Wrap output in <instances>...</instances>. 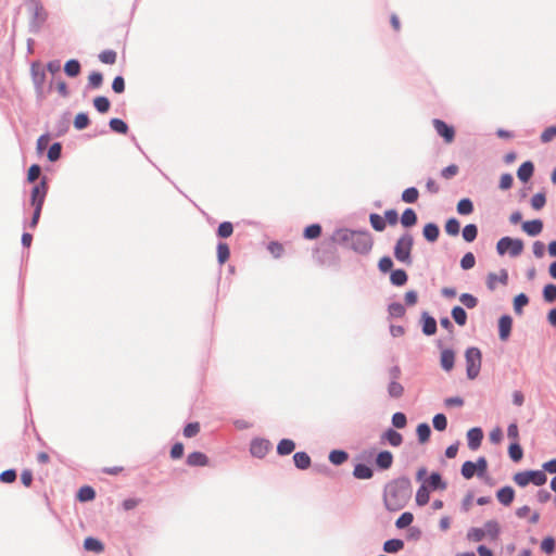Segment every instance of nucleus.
<instances>
[{"instance_id":"1","label":"nucleus","mask_w":556,"mask_h":556,"mask_svg":"<svg viewBox=\"0 0 556 556\" xmlns=\"http://www.w3.org/2000/svg\"><path fill=\"white\" fill-rule=\"evenodd\" d=\"M412 494V482L407 477L394 479L384 486V506L390 511H397L406 506Z\"/></svg>"},{"instance_id":"2","label":"nucleus","mask_w":556,"mask_h":556,"mask_svg":"<svg viewBox=\"0 0 556 556\" xmlns=\"http://www.w3.org/2000/svg\"><path fill=\"white\" fill-rule=\"evenodd\" d=\"M333 240L358 254H368L372 249V237L368 230H352L348 228L338 229Z\"/></svg>"},{"instance_id":"3","label":"nucleus","mask_w":556,"mask_h":556,"mask_svg":"<svg viewBox=\"0 0 556 556\" xmlns=\"http://www.w3.org/2000/svg\"><path fill=\"white\" fill-rule=\"evenodd\" d=\"M414 245V238L409 232H404L397 240L394 245V257L397 262L405 264V265H412L413 258H412V250Z\"/></svg>"},{"instance_id":"4","label":"nucleus","mask_w":556,"mask_h":556,"mask_svg":"<svg viewBox=\"0 0 556 556\" xmlns=\"http://www.w3.org/2000/svg\"><path fill=\"white\" fill-rule=\"evenodd\" d=\"M466 371L469 379L478 377L481 368L482 355L478 348H468L465 352Z\"/></svg>"},{"instance_id":"5","label":"nucleus","mask_w":556,"mask_h":556,"mask_svg":"<svg viewBox=\"0 0 556 556\" xmlns=\"http://www.w3.org/2000/svg\"><path fill=\"white\" fill-rule=\"evenodd\" d=\"M546 480H547V477L544 473V471H542V470L520 471L514 476V481L519 486H522V488L528 485L530 482L533 483L534 485L540 486V485L545 484Z\"/></svg>"},{"instance_id":"6","label":"nucleus","mask_w":556,"mask_h":556,"mask_svg":"<svg viewBox=\"0 0 556 556\" xmlns=\"http://www.w3.org/2000/svg\"><path fill=\"white\" fill-rule=\"evenodd\" d=\"M522 250L523 242L520 239L503 237L496 243V251L500 255L509 253L510 256L516 257L521 254Z\"/></svg>"},{"instance_id":"7","label":"nucleus","mask_w":556,"mask_h":556,"mask_svg":"<svg viewBox=\"0 0 556 556\" xmlns=\"http://www.w3.org/2000/svg\"><path fill=\"white\" fill-rule=\"evenodd\" d=\"M31 1V20L29 22V30L34 34L38 33L42 24L47 20V13L38 0Z\"/></svg>"},{"instance_id":"8","label":"nucleus","mask_w":556,"mask_h":556,"mask_svg":"<svg viewBox=\"0 0 556 556\" xmlns=\"http://www.w3.org/2000/svg\"><path fill=\"white\" fill-rule=\"evenodd\" d=\"M48 191L47 179L43 178L40 184L36 185L31 190L30 204L34 207L42 208Z\"/></svg>"},{"instance_id":"9","label":"nucleus","mask_w":556,"mask_h":556,"mask_svg":"<svg viewBox=\"0 0 556 556\" xmlns=\"http://www.w3.org/2000/svg\"><path fill=\"white\" fill-rule=\"evenodd\" d=\"M432 125L437 131V134L443 138L445 143L453 142L455 138V129L453 126L447 125L445 122L439 118H434L432 121Z\"/></svg>"},{"instance_id":"10","label":"nucleus","mask_w":556,"mask_h":556,"mask_svg":"<svg viewBox=\"0 0 556 556\" xmlns=\"http://www.w3.org/2000/svg\"><path fill=\"white\" fill-rule=\"evenodd\" d=\"M271 444L266 439H254L251 442L250 452L254 457L263 458L269 451Z\"/></svg>"},{"instance_id":"11","label":"nucleus","mask_w":556,"mask_h":556,"mask_svg":"<svg viewBox=\"0 0 556 556\" xmlns=\"http://www.w3.org/2000/svg\"><path fill=\"white\" fill-rule=\"evenodd\" d=\"M483 439V431L479 427H475L468 430L467 432V442L468 447L472 451H476L481 445V441Z\"/></svg>"},{"instance_id":"12","label":"nucleus","mask_w":556,"mask_h":556,"mask_svg":"<svg viewBox=\"0 0 556 556\" xmlns=\"http://www.w3.org/2000/svg\"><path fill=\"white\" fill-rule=\"evenodd\" d=\"M513 318L509 315H503L498 319V336L502 341H506L511 331Z\"/></svg>"},{"instance_id":"13","label":"nucleus","mask_w":556,"mask_h":556,"mask_svg":"<svg viewBox=\"0 0 556 556\" xmlns=\"http://www.w3.org/2000/svg\"><path fill=\"white\" fill-rule=\"evenodd\" d=\"M501 282L502 285H507L508 282V273L506 269H502L498 275L494 273H490L486 278V286L490 290H494L496 288V283Z\"/></svg>"},{"instance_id":"14","label":"nucleus","mask_w":556,"mask_h":556,"mask_svg":"<svg viewBox=\"0 0 556 556\" xmlns=\"http://www.w3.org/2000/svg\"><path fill=\"white\" fill-rule=\"evenodd\" d=\"M455 363V353L451 349H444L441 352L440 365L444 371H451Z\"/></svg>"},{"instance_id":"15","label":"nucleus","mask_w":556,"mask_h":556,"mask_svg":"<svg viewBox=\"0 0 556 556\" xmlns=\"http://www.w3.org/2000/svg\"><path fill=\"white\" fill-rule=\"evenodd\" d=\"M522 229L527 235L535 237L542 232L543 223L541 219L525 222L522 224Z\"/></svg>"},{"instance_id":"16","label":"nucleus","mask_w":556,"mask_h":556,"mask_svg":"<svg viewBox=\"0 0 556 556\" xmlns=\"http://www.w3.org/2000/svg\"><path fill=\"white\" fill-rule=\"evenodd\" d=\"M424 484H426L428 489L430 488L433 491L445 490L447 486L446 482L443 481L439 472H432Z\"/></svg>"},{"instance_id":"17","label":"nucleus","mask_w":556,"mask_h":556,"mask_svg":"<svg viewBox=\"0 0 556 556\" xmlns=\"http://www.w3.org/2000/svg\"><path fill=\"white\" fill-rule=\"evenodd\" d=\"M533 172H534L533 163L530 161H527V162H523L519 166V168L517 170V177L519 178L520 181L527 182L533 175Z\"/></svg>"},{"instance_id":"18","label":"nucleus","mask_w":556,"mask_h":556,"mask_svg":"<svg viewBox=\"0 0 556 556\" xmlns=\"http://www.w3.org/2000/svg\"><path fill=\"white\" fill-rule=\"evenodd\" d=\"M496 497L501 504L508 506L514 501L515 491L511 486H504L497 491Z\"/></svg>"},{"instance_id":"19","label":"nucleus","mask_w":556,"mask_h":556,"mask_svg":"<svg viewBox=\"0 0 556 556\" xmlns=\"http://www.w3.org/2000/svg\"><path fill=\"white\" fill-rule=\"evenodd\" d=\"M392 463L393 455L389 451H382L376 457V465L382 470L389 469L392 466Z\"/></svg>"},{"instance_id":"20","label":"nucleus","mask_w":556,"mask_h":556,"mask_svg":"<svg viewBox=\"0 0 556 556\" xmlns=\"http://www.w3.org/2000/svg\"><path fill=\"white\" fill-rule=\"evenodd\" d=\"M372 475H374L372 469L365 464H357L353 470V476L356 479H361V480L370 479L372 477Z\"/></svg>"},{"instance_id":"21","label":"nucleus","mask_w":556,"mask_h":556,"mask_svg":"<svg viewBox=\"0 0 556 556\" xmlns=\"http://www.w3.org/2000/svg\"><path fill=\"white\" fill-rule=\"evenodd\" d=\"M422 235L429 242H434L439 238L440 229L437 224L428 223L424 227Z\"/></svg>"},{"instance_id":"22","label":"nucleus","mask_w":556,"mask_h":556,"mask_svg":"<svg viewBox=\"0 0 556 556\" xmlns=\"http://www.w3.org/2000/svg\"><path fill=\"white\" fill-rule=\"evenodd\" d=\"M84 548L93 553H102L104 551V545L101 541L96 538L88 536L84 541Z\"/></svg>"},{"instance_id":"23","label":"nucleus","mask_w":556,"mask_h":556,"mask_svg":"<svg viewBox=\"0 0 556 556\" xmlns=\"http://www.w3.org/2000/svg\"><path fill=\"white\" fill-rule=\"evenodd\" d=\"M208 458L201 452H192L187 457V464L189 466H206Z\"/></svg>"},{"instance_id":"24","label":"nucleus","mask_w":556,"mask_h":556,"mask_svg":"<svg viewBox=\"0 0 556 556\" xmlns=\"http://www.w3.org/2000/svg\"><path fill=\"white\" fill-rule=\"evenodd\" d=\"M422 332L426 336H432L437 332V321L433 317L429 316L426 312L422 314Z\"/></svg>"},{"instance_id":"25","label":"nucleus","mask_w":556,"mask_h":556,"mask_svg":"<svg viewBox=\"0 0 556 556\" xmlns=\"http://www.w3.org/2000/svg\"><path fill=\"white\" fill-rule=\"evenodd\" d=\"M293 462L296 468L304 470L311 466V457L305 452H296L293 455Z\"/></svg>"},{"instance_id":"26","label":"nucleus","mask_w":556,"mask_h":556,"mask_svg":"<svg viewBox=\"0 0 556 556\" xmlns=\"http://www.w3.org/2000/svg\"><path fill=\"white\" fill-rule=\"evenodd\" d=\"M31 76H33V81H34V85L36 87L37 92L41 93L42 87H43V83H45V79H46L45 72L37 70L36 66L33 65L31 66Z\"/></svg>"},{"instance_id":"27","label":"nucleus","mask_w":556,"mask_h":556,"mask_svg":"<svg viewBox=\"0 0 556 556\" xmlns=\"http://www.w3.org/2000/svg\"><path fill=\"white\" fill-rule=\"evenodd\" d=\"M417 223V215L413 208H406L401 216V224L405 228L413 227Z\"/></svg>"},{"instance_id":"28","label":"nucleus","mask_w":556,"mask_h":556,"mask_svg":"<svg viewBox=\"0 0 556 556\" xmlns=\"http://www.w3.org/2000/svg\"><path fill=\"white\" fill-rule=\"evenodd\" d=\"M407 274L404 269H395L390 275V281L396 287L404 286L407 282Z\"/></svg>"},{"instance_id":"29","label":"nucleus","mask_w":556,"mask_h":556,"mask_svg":"<svg viewBox=\"0 0 556 556\" xmlns=\"http://www.w3.org/2000/svg\"><path fill=\"white\" fill-rule=\"evenodd\" d=\"M295 448V443L290 439H282L277 445V453L279 455H289Z\"/></svg>"},{"instance_id":"30","label":"nucleus","mask_w":556,"mask_h":556,"mask_svg":"<svg viewBox=\"0 0 556 556\" xmlns=\"http://www.w3.org/2000/svg\"><path fill=\"white\" fill-rule=\"evenodd\" d=\"M383 439H386L390 445L392 446H400L403 442V437L401 433H399L397 431L393 430V429H388L384 433H383Z\"/></svg>"},{"instance_id":"31","label":"nucleus","mask_w":556,"mask_h":556,"mask_svg":"<svg viewBox=\"0 0 556 556\" xmlns=\"http://www.w3.org/2000/svg\"><path fill=\"white\" fill-rule=\"evenodd\" d=\"M80 70H81L80 63L75 59L68 60L64 65V72L70 77L78 76L80 73Z\"/></svg>"},{"instance_id":"32","label":"nucleus","mask_w":556,"mask_h":556,"mask_svg":"<svg viewBox=\"0 0 556 556\" xmlns=\"http://www.w3.org/2000/svg\"><path fill=\"white\" fill-rule=\"evenodd\" d=\"M349 458V454L342 450H333L329 454V460L331 464L339 466L346 462Z\"/></svg>"},{"instance_id":"33","label":"nucleus","mask_w":556,"mask_h":556,"mask_svg":"<svg viewBox=\"0 0 556 556\" xmlns=\"http://www.w3.org/2000/svg\"><path fill=\"white\" fill-rule=\"evenodd\" d=\"M109 126L112 131L125 135L128 131V125L121 118H111L109 122Z\"/></svg>"},{"instance_id":"34","label":"nucleus","mask_w":556,"mask_h":556,"mask_svg":"<svg viewBox=\"0 0 556 556\" xmlns=\"http://www.w3.org/2000/svg\"><path fill=\"white\" fill-rule=\"evenodd\" d=\"M404 547V542L400 539H390L384 542L383 551L387 553H397Z\"/></svg>"},{"instance_id":"35","label":"nucleus","mask_w":556,"mask_h":556,"mask_svg":"<svg viewBox=\"0 0 556 556\" xmlns=\"http://www.w3.org/2000/svg\"><path fill=\"white\" fill-rule=\"evenodd\" d=\"M388 394L392 399H399L404 394V387L397 380H392L388 386Z\"/></svg>"},{"instance_id":"36","label":"nucleus","mask_w":556,"mask_h":556,"mask_svg":"<svg viewBox=\"0 0 556 556\" xmlns=\"http://www.w3.org/2000/svg\"><path fill=\"white\" fill-rule=\"evenodd\" d=\"M451 314L457 325H459V326L466 325L467 313L462 306L453 307Z\"/></svg>"},{"instance_id":"37","label":"nucleus","mask_w":556,"mask_h":556,"mask_svg":"<svg viewBox=\"0 0 556 556\" xmlns=\"http://www.w3.org/2000/svg\"><path fill=\"white\" fill-rule=\"evenodd\" d=\"M483 530L485 531V536H490L491 539H497L500 534V525L495 520H489L484 523Z\"/></svg>"},{"instance_id":"38","label":"nucleus","mask_w":556,"mask_h":556,"mask_svg":"<svg viewBox=\"0 0 556 556\" xmlns=\"http://www.w3.org/2000/svg\"><path fill=\"white\" fill-rule=\"evenodd\" d=\"M462 235L466 242H472L478 236V227L475 224H468L464 227Z\"/></svg>"},{"instance_id":"39","label":"nucleus","mask_w":556,"mask_h":556,"mask_svg":"<svg viewBox=\"0 0 556 556\" xmlns=\"http://www.w3.org/2000/svg\"><path fill=\"white\" fill-rule=\"evenodd\" d=\"M418 441L420 443H426L431 434L430 426L426 422L419 424L416 429Z\"/></svg>"},{"instance_id":"40","label":"nucleus","mask_w":556,"mask_h":556,"mask_svg":"<svg viewBox=\"0 0 556 556\" xmlns=\"http://www.w3.org/2000/svg\"><path fill=\"white\" fill-rule=\"evenodd\" d=\"M429 489L426 484H421L416 493V504L418 506H425L429 502Z\"/></svg>"},{"instance_id":"41","label":"nucleus","mask_w":556,"mask_h":556,"mask_svg":"<svg viewBox=\"0 0 556 556\" xmlns=\"http://www.w3.org/2000/svg\"><path fill=\"white\" fill-rule=\"evenodd\" d=\"M103 83V75L100 72H92L88 76V89H99Z\"/></svg>"},{"instance_id":"42","label":"nucleus","mask_w":556,"mask_h":556,"mask_svg":"<svg viewBox=\"0 0 556 556\" xmlns=\"http://www.w3.org/2000/svg\"><path fill=\"white\" fill-rule=\"evenodd\" d=\"M529 303V298L525 293H520L514 299V311L516 314H522V309Z\"/></svg>"},{"instance_id":"43","label":"nucleus","mask_w":556,"mask_h":556,"mask_svg":"<svg viewBox=\"0 0 556 556\" xmlns=\"http://www.w3.org/2000/svg\"><path fill=\"white\" fill-rule=\"evenodd\" d=\"M508 454L513 462L521 460L523 456V451L519 444V442H513L508 447Z\"/></svg>"},{"instance_id":"44","label":"nucleus","mask_w":556,"mask_h":556,"mask_svg":"<svg viewBox=\"0 0 556 556\" xmlns=\"http://www.w3.org/2000/svg\"><path fill=\"white\" fill-rule=\"evenodd\" d=\"M77 497L80 502L92 501L96 497V492L91 486H81L78 491Z\"/></svg>"},{"instance_id":"45","label":"nucleus","mask_w":556,"mask_h":556,"mask_svg":"<svg viewBox=\"0 0 556 556\" xmlns=\"http://www.w3.org/2000/svg\"><path fill=\"white\" fill-rule=\"evenodd\" d=\"M93 105L99 113H106L111 104L106 97L100 96L93 99Z\"/></svg>"},{"instance_id":"46","label":"nucleus","mask_w":556,"mask_h":556,"mask_svg":"<svg viewBox=\"0 0 556 556\" xmlns=\"http://www.w3.org/2000/svg\"><path fill=\"white\" fill-rule=\"evenodd\" d=\"M419 192L415 187L405 189L402 193V201L405 203H415L418 200Z\"/></svg>"},{"instance_id":"47","label":"nucleus","mask_w":556,"mask_h":556,"mask_svg":"<svg viewBox=\"0 0 556 556\" xmlns=\"http://www.w3.org/2000/svg\"><path fill=\"white\" fill-rule=\"evenodd\" d=\"M321 233V227L319 224H312L309 226H307L305 229H304V238L305 239H309V240H313V239H316L320 236Z\"/></svg>"},{"instance_id":"48","label":"nucleus","mask_w":556,"mask_h":556,"mask_svg":"<svg viewBox=\"0 0 556 556\" xmlns=\"http://www.w3.org/2000/svg\"><path fill=\"white\" fill-rule=\"evenodd\" d=\"M370 225L376 231H383L386 229V220L379 214L372 213L369 216Z\"/></svg>"},{"instance_id":"49","label":"nucleus","mask_w":556,"mask_h":556,"mask_svg":"<svg viewBox=\"0 0 556 556\" xmlns=\"http://www.w3.org/2000/svg\"><path fill=\"white\" fill-rule=\"evenodd\" d=\"M543 299L547 303H554L556 301V285L548 283L544 287Z\"/></svg>"},{"instance_id":"50","label":"nucleus","mask_w":556,"mask_h":556,"mask_svg":"<svg viewBox=\"0 0 556 556\" xmlns=\"http://www.w3.org/2000/svg\"><path fill=\"white\" fill-rule=\"evenodd\" d=\"M472 211H473V204L470 199H467V198L462 199L457 203V212L460 215H468V214L472 213Z\"/></svg>"},{"instance_id":"51","label":"nucleus","mask_w":556,"mask_h":556,"mask_svg":"<svg viewBox=\"0 0 556 556\" xmlns=\"http://www.w3.org/2000/svg\"><path fill=\"white\" fill-rule=\"evenodd\" d=\"M229 255H230L229 247L226 243H224V242H219L217 244V260H218V263L219 264H224L229 258Z\"/></svg>"},{"instance_id":"52","label":"nucleus","mask_w":556,"mask_h":556,"mask_svg":"<svg viewBox=\"0 0 556 556\" xmlns=\"http://www.w3.org/2000/svg\"><path fill=\"white\" fill-rule=\"evenodd\" d=\"M460 472L465 479H471L477 473L475 463L471 460L465 462L462 466Z\"/></svg>"},{"instance_id":"53","label":"nucleus","mask_w":556,"mask_h":556,"mask_svg":"<svg viewBox=\"0 0 556 556\" xmlns=\"http://www.w3.org/2000/svg\"><path fill=\"white\" fill-rule=\"evenodd\" d=\"M460 230V224L456 218H450L445 223V231L450 236H457Z\"/></svg>"},{"instance_id":"54","label":"nucleus","mask_w":556,"mask_h":556,"mask_svg":"<svg viewBox=\"0 0 556 556\" xmlns=\"http://www.w3.org/2000/svg\"><path fill=\"white\" fill-rule=\"evenodd\" d=\"M414 520V516L412 513L405 511L403 513L397 520L395 521V526L399 529L407 528Z\"/></svg>"},{"instance_id":"55","label":"nucleus","mask_w":556,"mask_h":556,"mask_svg":"<svg viewBox=\"0 0 556 556\" xmlns=\"http://www.w3.org/2000/svg\"><path fill=\"white\" fill-rule=\"evenodd\" d=\"M391 317L400 318L405 314V307L399 302L391 303L388 307Z\"/></svg>"},{"instance_id":"56","label":"nucleus","mask_w":556,"mask_h":556,"mask_svg":"<svg viewBox=\"0 0 556 556\" xmlns=\"http://www.w3.org/2000/svg\"><path fill=\"white\" fill-rule=\"evenodd\" d=\"M62 146L60 142H54L48 150V159L51 162H55L61 157Z\"/></svg>"},{"instance_id":"57","label":"nucleus","mask_w":556,"mask_h":556,"mask_svg":"<svg viewBox=\"0 0 556 556\" xmlns=\"http://www.w3.org/2000/svg\"><path fill=\"white\" fill-rule=\"evenodd\" d=\"M90 121L86 113H78L74 118V127L78 130L85 129Z\"/></svg>"},{"instance_id":"58","label":"nucleus","mask_w":556,"mask_h":556,"mask_svg":"<svg viewBox=\"0 0 556 556\" xmlns=\"http://www.w3.org/2000/svg\"><path fill=\"white\" fill-rule=\"evenodd\" d=\"M232 232H233V226L230 222H223L222 224H219L218 229H217V235L220 238H228L232 235Z\"/></svg>"},{"instance_id":"59","label":"nucleus","mask_w":556,"mask_h":556,"mask_svg":"<svg viewBox=\"0 0 556 556\" xmlns=\"http://www.w3.org/2000/svg\"><path fill=\"white\" fill-rule=\"evenodd\" d=\"M459 301L467 308H475L478 305V299L470 293H462Z\"/></svg>"},{"instance_id":"60","label":"nucleus","mask_w":556,"mask_h":556,"mask_svg":"<svg viewBox=\"0 0 556 556\" xmlns=\"http://www.w3.org/2000/svg\"><path fill=\"white\" fill-rule=\"evenodd\" d=\"M432 424L435 430L444 431L447 427V419L444 414H437L432 419Z\"/></svg>"},{"instance_id":"61","label":"nucleus","mask_w":556,"mask_h":556,"mask_svg":"<svg viewBox=\"0 0 556 556\" xmlns=\"http://www.w3.org/2000/svg\"><path fill=\"white\" fill-rule=\"evenodd\" d=\"M485 531L483 528H471L467 533V539L473 542H480L484 539Z\"/></svg>"},{"instance_id":"62","label":"nucleus","mask_w":556,"mask_h":556,"mask_svg":"<svg viewBox=\"0 0 556 556\" xmlns=\"http://www.w3.org/2000/svg\"><path fill=\"white\" fill-rule=\"evenodd\" d=\"M476 264V257L471 252H467L460 260V267L464 270L471 269Z\"/></svg>"},{"instance_id":"63","label":"nucleus","mask_w":556,"mask_h":556,"mask_svg":"<svg viewBox=\"0 0 556 556\" xmlns=\"http://www.w3.org/2000/svg\"><path fill=\"white\" fill-rule=\"evenodd\" d=\"M99 60L104 64H114L116 62V52L104 50L99 54Z\"/></svg>"},{"instance_id":"64","label":"nucleus","mask_w":556,"mask_h":556,"mask_svg":"<svg viewBox=\"0 0 556 556\" xmlns=\"http://www.w3.org/2000/svg\"><path fill=\"white\" fill-rule=\"evenodd\" d=\"M554 138H556V125L549 126L541 134V141L543 143L551 142Z\"/></svg>"}]
</instances>
